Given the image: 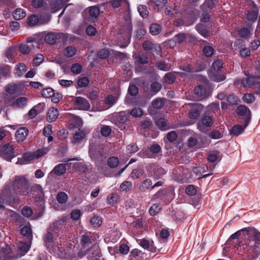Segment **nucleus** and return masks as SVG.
Wrapping results in <instances>:
<instances>
[{
	"instance_id": "31",
	"label": "nucleus",
	"mask_w": 260,
	"mask_h": 260,
	"mask_svg": "<svg viewBox=\"0 0 260 260\" xmlns=\"http://www.w3.org/2000/svg\"><path fill=\"white\" fill-rule=\"evenodd\" d=\"M215 0H205L200 8L203 11H207L208 10H211L214 7V1Z\"/></svg>"
},
{
	"instance_id": "25",
	"label": "nucleus",
	"mask_w": 260,
	"mask_h": 260,
	"mask_svg": "<svg viewBox=\"0 0 260 260\" xmlns=\"http://www.w3.org/2000/svg\"><path fill=\"white\" fill-rule=\"evenodd\" d=\"M155 124L158 128L165 131L170 128L168 125L166 120L163 118H159L155 120Z\"/></svg>"
},
{
	"instance_id": "57",
	"label": "nucleus",
	"mask_w": 260,
	"mask_h": 260,
	"mask_svg": "<svg viewBox=\"0 0 260 260\" xmlns=\"http://www.w3.org/2000/svg\"><path fill=\"white\" fill-rule=\"evenodd\" d=\"M21 213L24 216L29 217L32 214V210L30 207L25 206L22 209Z\"/></svg>"
},
{
	"instance_id": "18",
	"label": "nucleus",
	"mask_w": 260,
	"mask_h": 260,
	"mask_svg": "<svg viewBox=\"0 0 260 260\" xmlns=\"http://www.w3.org/2000/svg\"><path fill=\"white\" fill-rule=\"evenodd\" d=\"M58 115L59 113L58 110L52 107L48 110L46 118L48 121L51 122L55 121L57 119Z\"/></svg>"
},
{
	"instance_id": "49",
	"label": "nucleus",
	"mask_w": 260,
	"mask_h": 260,
	"mask_svg": "<svg viewBox=\"0 0 260 260\" xmlns=\"http://www.w3.org/2000/svg\"><path fill=\"white\" fill-rule=\"evenodd\" d=\"M85 134L84 132L79 131L78 132L74 134L73 142L76 143V142L80 141L85 137Z\"/></svg>"
},
{
	"instance_id": "10",
	"label": "nucleus",
	"mask_w": 260,
	"mask_h": 260,
	"mask_svg": "<svg viewBox=\"0 0 260 260\" xmlns=\"http://www.w3.org/2000/svg\"><path fill=\"white\" fill-rule=\"evenodd\" d=\"M74 102L77 108L79 110L87 111L90 108L89 103L84 98L81 96L76 97Z\"/></svg>"
},
{
	"instance_id": "44",
	"label": "nucleus",
	"mask_w": 260,
	"mask_h": 260,
	"mask_svg": "<svg viewBox=\"0 0 260 260\" xmlns=\"http://www.w3.org/2000/svg\"><path fill=\"white\" fill-rule=\"evenodd\" d=\"M165 103L161 98H157L152 102V107L156 109H159L164 106Z\"/></svg>"
},
{
	"instance_id": "11",
	"label": "nucleus",
	"mask_w": 260,
	"mask_h": 260,
	"mask_svg": "<svg viewBox=\"0 0 260 260\" xmlns=\"http://www.w3.org/2000/svg\"><path fill=\"white\" fill-rule=\"evenodd\" d=\"M31 242V239L30 238L27 242L20 241L18 243L17 246L21 253L16 256L17 258L25 255L28 251L30 248Z\"/></svg>"
},
{
	"instance_id": "26",
	"label": "nucleus",
	"mask_w": 260,
	"mask_h": 260,
	"mask_svg": "<svg viewBox=\"0 0 260 260\" xmlns=\"http://www.w3.org/2000/svg\"><path fill=\"white\" fill-rule=\"evenodd\" d=\"M152 185L151 180L149 179H147L143 180L140 184L139 189L142 192H145L148 190Z\"/></svg>"
},
{
	"instance_id": "8",
	"label": "nucleus",
	"mask_w": 260,
	"mask_h": 260,
	"mask_svg": "<svg viewBox=\"0 0 260 260\" xmlns=\"http://www.w3.org/2000/svg\"><path fill=\"white\" fill-rule=\"evenodd\" d=\"M237 113L240 116H244L245 126H247L251 118L250 111L244 105H240L237 109Z\"/></svg>"
},
{
	"instance_id": "46",
	"label": "nucleus",
	"mask_w": 260,
	"mask_h": 260,
	"mask_svg": "<svg viewBox=\"0 0 260 260\" xmlns=\"http://www.w3.org/2000/svg\"><path fill=\"white\" fill-rule=\"evenodd\" d=\"M239 35L241 38L248 39L251 35L249 29L243 27L239 30Z\"/></svg>"
},
{
	"instance_id": "24",
	"label": "nucleus",
	"mask_w": 260,
	"mask_h": 260,
	"mask_svg": "<svg viewBox=\"0 0 260 260\" xmlns=\"http://www.w3.org/2000/svg\"><path fill=\"white\" fill-rule=\"evenodd\" d=\"M246 127V126H245V122H244V126L238 124L235 125L231 130L230 133L233 136H238L244 131Z\"/></svg>"
},
{
	"instance_id": "54",
	"label": "nucleus",
	"mask_w": 260,
	"mask_h": 260,
	"mask_svg": "<svg viewBox=\"0 0 260 260\" xmlns=\"http://www.w3.org/2000/svg\"><path fill=\"white\" fill-rule=\"evenodd\" d=\"M132 187V183L130 181H126L123 182L120 186V188L122 191H128Z\"/></svg>"
},
{
	"instance_id": "27",
	"label": "nucleus",
	"mask_w": 260,
	"mask_h": 260,
	"mask_svg": "<svg viewBox=\"0 0 260 260\" xmlns=\"http://www.w3.org/2000/svg\"><path fill=\"white\" fill-rule=\"evenodd\" d=\"M36 192L38 193L43 192V189L41 186L38 184H35L32 185H31L30 182H29L28 194H29V193L34 194Z\"/></svg>"
},
{
	"instance_id": "39",
	"label": "nucleus",
	"mask_w": 260,
	"mask_h": 260,
	"mask_svg": "<svg viewBox=\"0 0 260 260\" xmlns=\"http://www.w3.org/2000/svg\"><path fill=\"white\" fill-rule=\"evenodd\" d=\"M196 29L204 37L206 38L210 35V32L204 28V26L202 24H199L196 26Z\"/></svg>"
},
{
	"instance_id": "35",
	"label": "nucleus",
	"mask_w": 260,
	"mask_h": 260,
	"mask_svg": "<svg viewBox=\"0 0 260 260\" xmlns=\"http://www.w3.org/2000/svg\"><path fill=\"white\" fill-rule=\"evenodd\" d=\"M64 5L63 2L62 0H56L51 4L52 12H55L56 11L61 9Z\"/></svg>"
},
{
	"instance_id": "55",
	"label": "nucleus",
	"mask_w": 260,
	"mask_h": 260,
	"mask_svg": "<svg viewBox=\"0 0 260 260\" xmlns=\"http://www.w3.org/2000/svg\"><path fill=\"white\" fill-rule=\"evenodd\" d=\"M203 54L206 57L211 56L214 53V48L211 46H205L203 49Z\"/></svg>"
},
{
	"instance_id": "59",
	"label": "nucleus",
	"mask_w": 260,
	"mask_h": 260,
	"mask_svg": "<svg viewBox=\"0 0 260 260\" xmlns=\"http://www.w3.org/2000/svg\"><path fill=\"white\" fill-rule=\"evenodd\" d=\"M159 205L157 204H153L149 209V213L151 215H156L160 210Z\"/></svg>"
},
{
	"instance_id": "56",
	"label": "nucleus",
	"mask_w": 260,
	"mask_h": 260,
	"mask_svg": "<svg viewBox=\"0 0 260 260\" xmlns=\"http://www.w3.org/2000/svg\"><path fill=\"white\" fill-rule=\"evenodd\" d=\"M71 72L74 74H79L82 71V66L79 63L73 64L71 68Z\"/></svg>"
},
{
	"instance_id": "30",
	"label": "nucleus",
	"mask_w": 260,
	"mask_h": 260,
	"mask_svg": "<svg viewBox=\"0 0 260 260\" xmlns=\"http://www.w3.org/2000/svg\"><path fill=\"white\" fill-rule=\"evenodd\" d=\"M90 17L96 19L100 15V11L99 7L96 6L90 7L88 8Z\"/></svg>"
},
{
	"instance_id": "48",
	"label": "nucleus",
	"mask_w": 260,
	"mask_h": 260,
	"mask_svg": "<svg viewBox=\"0 0 260 260\" xmlns=\"http://www.w3.org/2000/svg\"><path fill=\"white\" fill-rule=\"evenodd\" d=\"M16 69V74L18 76H21L23 74V73H24L26 71L25 65L23 63H20L18 65H17Z\"/></svg>"
},
{
	"instance_id": "3",
	"label": "nucleus",
	"mask_w": 260,
	"mask_h": 260,
	"mask_svg": "<svg viewBox=\"0 0 260 260\" xmlns=\"http://www.w3.org/2000/svg\"><path fill=\"white\" fill-rule=\"evenodd\" d=\"M18 155V153L14 151L12 145L10 144L0 145V156L6 160L11 161Z\"/></svg>"
},
{
	"instance_id": "22",
	"label": "nucleus",
	"mask_w": 260,
	"mask_h": 260,
	"mask_svg": "<svg viewBox=\"0 0 260 260\" xmlns=\"http://www.w3.org/2000/svg\"><path fill=\"white\" fill-rule=\"evenodd\" d=\"M40 108L43 110L44 108V104L40 103L29 111L28 115L30 118L35 117L38 113H40L41 112V110H39Z\"/></svg>"
},
{
	"instance_id": "15",
	"label": "nucleus",
	"mask_w": 260,
	"mask_h": 260,
	"mask_svg": "<svg viewBox=\"0 0 260 260\" xmlns=\"http://www.w3.org/2000/svg\"><path fill=\"white\" fill-rule=\"evenodd\" d=\"M89 153L92 159L98 161L103 160L104 154L101 151L96 150L93 148L90 147Z\"/></svg>"
},
{
	"instance_id": "34",
	"label": "nucleus",
	"mask_w": 260,
	"mask_h": 260,
	"mask_svg": "<svg viewBox=\"0 0 260 260\" xmlns=\"http://www.w3.org/2000/svg\"><path fill=\"white\" fill-rule=\"evenodd\" d=\"M66 168L65 165L60 164L55 167L53 171L57 176H60L66 172Z\"/></svg>"
},
{
	"instance_id": "51",
	"label": "nucleus",
	"mask_w": 260,
	"mask_h": 260,
	"mask_svg": "<svg viewBox=\"0 0 260 260\" xmlns=\"http://www.w3.org/2000/svg\"><path fill=\"white\" fill-rule=\"evenodd\" d=\"M31 49V47L27 44H21L19 46V50L22 54H26L29 53Z\"/></svg>"
},
{
	"instance_id": "33",
	"label": "nucleus",
	"mask_w": 260,
	"mask_h": 260,
	"mask_svg": "<svg viewBox=\"0 0 260 260\" xmlns=\"http://www.w3.org/2000/svg\"><path fill=\"white\" fill-rule=\"evenodd\" d=\"M56 199L57 202L60 204L66 203L68 199V196L67 194L63 191L59 192L56 196Z\"/></svg>"
},
{
	"instance_id": "50",
	"label": "nucleus",
	"mask_w": 260,
	"mask_h": 260,
	"mask_svg": "<svg viewBox=\"0 0 260 260\" xmlns=\"http://www.w3.org/2000/svg\"><path fill=\"white\" fill-rule=\"evenodd\" d=\"M10 75V69L8 66H4L0 67V75L7 77Z\"/></svg>"
},
{
	"instance_id": "17",
	"label": "nucleus",
	"mask_w": 260,
	"mask_h": 260,
	"mask_svg": "<svg viewBox=\"0 0 260 260\" xmlns=\"http://www.w3.org/2000/svg\"><path fill=\"white\" fill-rule=\"evenodd\" d=\"M28 131L26 127L18 128L15 133L16 139L17 141H23L24 140L27 135Z\"/></svg>"
},
{
	"instance_id": "64",
	"label": "nucleus",
	"mask_w": 260,
	"mask_h": 260,
	"mask_svg": "<svg viewBox=\"0 0 260 260\" xmlns=\"http://www.w3.org/2000/svg\"><path fill=\"white\" fill-rule=\"evenodd\" d=\"M253 237L254 240L255 244L260 243V232L256 228L252 233Z\"/></svg>"
},
{
	"instance_id": "23",
	"label": "nucleus",
	"mask_w": 260,
	"mask_h": 260,
	"mask_svg": "<svg viewBox=\"0 0 260 260\" xmlns=\"http://www.w3.org/2000/svg\"><path fill=\"white\" fill-rule=\"evenodd\" d=\"M187 34L185 33H179L175 35L174 37V38L175 39V42H174L173 40H170L169 42L171 45L172 44L173 46L175 45L176 43H177L179 44H182L183 41L186 39L187 38Z\"/></svg>"
},
{
	"instance_id": "4",
	"label": "nucleus",
	"mask_w": 260,
	"mask_h": 260,
	"mask_svg": "<svg viewBox=\"0 0 260 260\" xmlns=\"http://www.w3.org/2000/svg\"><path fill=\"white\" fill-rule=\"evenodd\" d=\"M214 123L212 116L203 115L197 123V128L202 133H207Z\"/></svg>"
},
{
	"instance_id": "32",
	"label": "nucleus",
	"mask_w": 260,
	"mask_h": 260,
	"mask_svg": "<svg viewBox=\"0 0 260 260\" xmlns=\"http://www.w3.org/2000/svg\"><path fill=\"white\" fill-rule=\"evenodd\" d=\"M26 15V13L24 10L22 9H16L13 12V17L16 20H20L24 17Z\"/></svg>"
},
{
	"instance_id": "41",
	"label": "nucleus",
	"mask_w": 260,
	"mask_h": 260,
	"mask_svg": "<svg viewBox=\"0 0 260 260\" xmlns=\"http://www.w3.org/2000/svg\"><path fill=\"white\" fill-rule=\"evenodd\" d=\"M108 3L113 8H117L119 7L122 4H126L128 3L126 0H111L108 2Z\"/></svg>"
},
{
	"instance_id": "58",
	"label": "nucleus",
	"mask_w": 260,
	"mask_h": 260,
	"mask_svg": "<svg viewBox=\"0 0 260 260\" xmlns=\"http://www.w3.org/2000/svg\"><path fill=\"white\" fill-rule=\"evenodd\" d=\"M89 80L87 77H82L78 81V86L79 87H86L89 84Z\"/></svg>"
},
{
	"instance_id": "47",
	"label": "nucleus",
	"mask_w": 260,
	"mask_h": 260,
	"mask_svg": "<svg viewBox=\"0 0 260 260\" xmlns=\"http://www.w3.org/2000/svg\"><path fill=\"white\" fill-rule=\"evenodd\" d=\"M138 10L141 16L143 18H146L148 15L149 12L146 6L139 5L138 7Z\"/></svg>"
},
{
	"instance_id": "40",
	"label": "nucleus",
	"mask_w": 260,
	"mask_h": 260,
	"mask_svg": "<svg viewBox=\"0 0 260 260\" xmlns=\"http://www.w3.org/2000/svg\"><path fill=\"white\" fill-rule=\"evenodd\" d=\"M6 91L10 94L17 93L18 91V86L15 84H10L6 86Z\"/></svg>"
},
{
	"instance_id": "52",
	"label": "nucleus",
	"mask_w": 260,
	"mask_h": 260,
	"mask_svg": "<svg viewBox=\"0 0 260 260\" xmlns=\"http://www.w3.org/2000/svg\"><path fill=\"white\" fill-rule=\"evenodd\" d=\"M118 196L117 194L111 193L107 198V203L109 205H114L117 202Z\"/></svg>"
},
{
	"instance_id": "28",
	"label": "nucleus",
	"mask_w": 260,
	"mask_h": 260,
	"mask_svg": "<svg viewBox=\"0 0 260 260\" xmlns=\"http://www.w3.org/2000/svg\"><path fill=\"white\" fill-rule=\"evenodd\" d=\"M208 75L211 80L216 82L222 81L225 79L224 75H218L212 71L209 72Z\"/></svg>"
},
{
	"instance_id": "38",
	"label": "nucleus",
	"mask_w": 260,
	"mask_h": 260,
	"mask_svg": "<svg viewBox=\"0 0 260 260\" xmlns=\"http://www.w3.org/2000/svg\"><path fill=\"white\" fill-rule=\"evenodd\" d=\"M164 80L166 83L171 84L175 82L176 77L173 73L169 72L165 74Z\"/></svg>"
},
{
	"instance_id": "12",
	"label": "nucleus",
	"mask_w": 260,
	"mask_h": 260,
	"mask_svg": "<svg viewBox=\"0 0 260 260\" xmlns=\"http://www.w3.org/2000/svg\"><path fill=\"white\" fill-rule=\"evenodd\" d=\"M11 248L8 245L3 247L0 253V258L4 260H13L17 258L14 255H11Z\"/></svg>"
},
{
	"instance_id": "1",
	"label": "nucleus",
	"mask_w": 260,
	"mask_h": 260,
	"mask_svg": "<svg viewBox=\"0 0 260 260\" xmlns=\"http://www.w3.org/2000/svg\"><path fill=\"white\" fill-rule=\"evenodd\" d=\"M29 181L24 175H16L10 180L4 188L13 197L27 196Z\"/></svg>"
},
{
	"instance_id": "62",
	"label": "nucleus",
	"mask_w": 260,
	"mask_h": 260,
	"mask_svg": "<svg viewBox=\"0 0 260 260\" xmlns=\"http://www.w3.org/2000/svg\"><path fill=\"white\" fill-rule=\"evenodd\" d=\"M143 173V170L141 169H135L131 173V177L134 179H138L142 175Z\"/></svg>"
},
{
	"instance_id": "37",
	"label": "nucleus",
	"mask_w": 260,
	"mask_h": 260,
	"mask_svg": "<svg viewBox=\"0 0 260 260\" xmlns=\"http://www.w3.org/2000/svg\"><path fill=\"white\" fill-rule=\"evenodd\" d=\"M149 31L152 35H157L161 31V27L157 23H153L150 26Z\"/></svg>"
},
{
	"instance_id": "21",
	"label": "nucleus",
	"mask_w": 260,
	"mask_h": 260,
	"mask_svg": "<svg viewBox=\"0 0 260 260\" xmlns=\"http://www.w3.org/2000/svg\"><path fill=\"white\" fill-rule=\"evenodd\" d=\"M28 99L26 97H19L13 103V106L18 108H24L27 104Z\"/></svg>"
},
{
	"instance_id": "20",
	"label": "nucleus",
	"mask_w": 260,
	"mask_h": 260,
	"mask_svg": "<svg viewBox=\"0 0 260 260\" xmlns=\"http://www.w3.org/2000/svg\"><path fill=\"white\" fill-rule=\"evenodd\" d=\"M256 79H257L256 76L244 78L242 80V84L245 87H250L257 83Z\"/></svg>"
},
{
	"instance_id": "53",
	"label": "nucleus",
	"mask_w": 260,
	"mask_h": 260,
	"mask_svg": "<svg viewBox=\"0 0 260 260\" xmlns=\"http://www.w3.org/2000/svg\"><path fill=\"white\" fill-rule=\"evenodd\" d=\"M90 223L94 227H98L102 224V219L99 216H94L90 220Z\"/></svg>"
},
{
	"instance_id": "63",
	"label": "nucleus",
	"mask_w": 260,
	"mask_h": 260,
	"mask_svg": "<svg viewBox=\"0 0 260 260\" xmlns=\"http://www.w3.org/2000/svg\"><path fill=\"white\" fill-rule=\"evenodd\" d=\"M161 85L157 82H153L150 86V90L154 92H158L161 89Z\"/></svg>"
},
{
	"instance_id": "43",
	"label": "nucleus",
	"mask_w": 260,
	"mask_h": 260,
	"mask_svg": "<svg viewBox=\"0 0 260 260\" xmlns=\"http://www.w3.org/2000/svg\"><path fill=\"white\" fill-rule=\"evenodd\" d=\"M76 49L73 46H68L64 50V54L67 57H70L74 55L76 52Z\"/></svg>"
},
{
	"instance_id": "5",
	"label": "nucleus",
	"mask_w": 260,
	"mask_h": 260,
	"mask_svg": "<svg viewBox=\"0 0 260 260\" xmlns=\"http://www.w3.org/2000/svg\"><path fill=\"white\" fill-rule=\"evenodd\" d=\"M194 91L199 100H202L208 98L211 95L212 93L209 84L206 85V86L199 85L194 88Z\"/></svg>"
},
{
	"instance_id": "13",
	"label": "nucleus",
	"mask_w": 260,
	"mask_h": 260,
	"mask_svg": "<svg viewBox=\"0 0 260 260\" xmlns=\"http://www.w3.org/2000/svg\"><path fill=\"white\" fill-rule=\"evenodd\" d=\"M132 31V24L131 22H128L125 26H123L122 30H120V34L124 35V37L126 38V44H128L130 42Z\"/></svg>"
},
{
	"instance_id": "7",
	"label": "nucleus",
	"mask_w": 260,
	"mask_h": 260,
	"mask_svg": "<svg viewBox=\"0 0 260 260\" xmlns=\"http://www.w3.org/2000/svg\"><path fill=\"white\" fill-rule=\"evenodd\" d=\"M58 39H62V41L67 39V35L63 33L50 32L47 34L45 37V41L49 44H54Z\"/></svg>"
},
{
	"instance_id": "14",
	"label": "nucleus",
	"mask_w": 260,
	"mask_h": 260,
	"mask_svg": "<svg viewBox=\"0 0 260 260\" xmlns=\"http://www.w3.org/2000/svg\"><path fill=\"white\" fill-rule=\"evenodd\" d=\"M87 254H88V258L89 260H94V258H96L97 257H100V249L97 245L94 244L88 250Z\"/></svg>"
},
{
	"instance_id": "60",
	"label": "nucleus",
	"mask_w": 260,
	"mask_h": 260,
	"mask_svg": "<svg viewBox=\"0 0 260 260\" xmlns=\"http://www.w3.org/2000/svg\"><path fill=\"white\" fill-rule=\"evenodd\" d=\"M128 92L132 96H135L138 93V88L134 84H130L128 87Z\"/></svg>"
},
{
	"instance_id": "29",
	"label": "nucleus",
	"mask_w": 260,
	"mask_h": 260,
	"mask_svg": "<svg viewBox=\"0 0 260 260\" xmlns=\"http://www.w3.org/2000/svg\"><path fill=\"white\" fill-rule=\"evenodd\" d=\"M21 233L22 235L27 237L28 240L29 239L32 240V230L30 225H25L21 229Z\"/></svg>"
},
{
	"instance_id": "2",
	"label": "nucleus",
	"mask_w": 260,
	"mask_h": 260,
	"mask_svg": "<svg viewBox=\"0 0 260 260\" xmlns=\"http://www.w3.org/2000/svg\"><path fill=\"white\" fill-rule=\"evenodd\" d=\"M63 224V220H57L52 223L47 229L46 234L44 237V242L46 247L49 251H51L57 246L56 240L59 236L58 232L62 227Z\"/></svg>"
},
{
	"instance_id": "6",
	"label": "nucleus",
	"mask_w": 260,
	"mask_h": 260,
	"mask_svg": "<svg viewBox=\"0 0 260 260\" xmlns=\"http://www.w3.org/2000/svg\"><path fill=\"white\" fill-rule=\"evenodd\" d=\"M15 200V197L11 195L5 188L0 194V210L5 209L4 204L10 205Z\"/></svg>"
},
{
	"instance_id": "42",
	"label": "nucleus",
	"mask_w": 260,
	"mask_h": 260,
	"mask_svg": "<svg viewBox=\"0 0 260 260\" xmlns=\"http://www.w3.org/2000/svg\"><path fill=\"white\" fill-rule=\"evenodd\" d=\"M119 162L118 158L114 156L110 157L107 161L108 166L111 168H116L118 165Z\"/></svg>"
},
{
	"instance_id": "45",
	"label": "nucleus",
	"mask_w": 260,
	"mask_h": 260,
	"mask_svg": "<svg viewBox=\"0 0 260 260\" xmlns=\"http://www.w3.org/2000/svg\"><path fill=\"white\" fill-rule=\"evenodd\" d=\"M41 94L45 98H50L54 95V91L52 88L48 87L42 89Z\"/></svg>"
},
{
	"instance_id": "36",
	"label": "nucleus",
	"mask_w": 260,
	"mask_h": 260,
	"mask_svg": "<svg viewBox=\"0 0 260 260\" xmlns=\"http://www.w3.org/2000/svg\"><path fill=\"white\" fill-rule=\"evenodd\" d=\"M258 14V9L255 8L253 10L249 12L247 15V18L249 20L254 21L256 20Z\"/></svg>"
},
{
	"instance_id": "61",
	"label": "nucleus",
	"mask_w": 260,
	"mask_h": 260,
	"mask_svg": "<svg viewBox=\"0 0 260 260\" xmlns=\"http://www.w3.org/2000/svg\"><path fill=\"white\" fill-rule=\"evenodd\" d=\"M111 133V129L110 126L104 125L101 129V133L104 137L108 136Z\"/></svg>"
},
{
	"instance_id": "19",
	"label": "nucleus",
	"mask_w": 260,
	"mask_h": 260,
	"mask_svg": "<svg viewBox=\"0 0 260 260\" xmlns=\"http://www.w3.org/2000/svg\"><path fill=\"white\" fill-rule=\"evenodd\" d=\"M94 241L93 237L87 234H83L81 236V244L82 247H86L89 246V245L92 244Z\"/></svg>"
},
{
	"instance_id": "9",
	"label": "nucleus",
	"mask_w": 260,
	"mask_h": 260,
	"mask_svg": "<svg viewBox=\"0 0 260 260\" xmlns=\"http://www.w3.org/2000/svg\"><path fill=\"white\" fill-rule=\"evenodd\" d=\"M189 106H193V108L189 113V117L193 120H197L199 117L201 112L203 109V106L200 104H189Z\"/></svg>"
},
{
	"instance_id": "16",
	"label": "nucleus",
	"mask_w": 260,
	"mask_h": 260,
	"mask_svg": "<svg viewBox=\"0 0 260 260\" xmlns=\"http://www.w3.org/2000/svg\"><path fill=\"white\" fill-rule=\"evenodd\" d=\"M49 21L47 19L45 21H43L41 18H39L36 15H32L27 18V24L29 26H34L38 24H41Z\"/></svg>"
}]
</instances>
